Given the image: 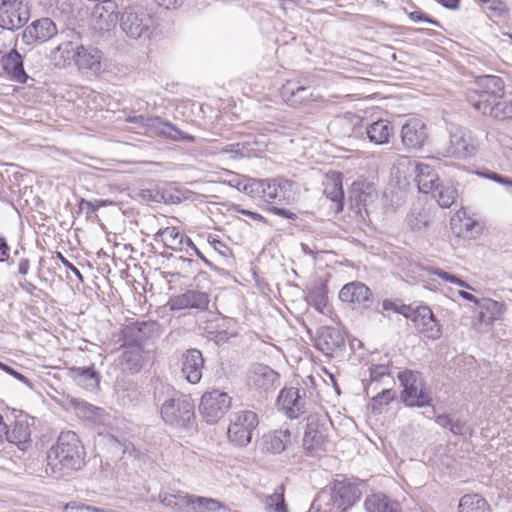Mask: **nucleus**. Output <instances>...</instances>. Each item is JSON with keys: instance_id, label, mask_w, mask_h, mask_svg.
I'll return each mask as SVG.
<instances>
[{"instance_id": "f257e3e1", "label": "nucleus", "mask_w": 512, "mask_h": 512, "mask_svg": "<svg viewBox=\"0 0 512 512\" xmlns=\"http://www.w3.org/2000/svg\"><path fill=\"white\" fill-rule=\"evenodd\" d=\"M85 447L73 431L61 432L47 454V466L54 477H62L64 471H77L84 465Z\"/></svg>"}, {"instance_id": "f03ea898", "label": "nucleus", "mask_w": 512, "mask_h": 512, "mask_svg": "<svg viewBox=\"0 0 512 512\" xmlns=\"http://www.w3.org/2000/svg\"><path fill=\"white\" fill-rule=\"evenodd\" d=\"M397 379L403 388L400 398L406 407L422 408L432 405L431 393L419 371L409 369L400 371Z\"/></svg>"}, {"instance_id": "7ed1b4c3", "label": "nucleus", "mask_w": 512, "mask_h": 512, "mask_svg": "<svg viewBox=\"0 0 512 512\" xmlns=\"http://www.w3.org/2000/svg\"><path fill=\"white\" fill-rule=\"evenodd\" d=\"M160 416L166 425L189 428L195 420V405L187 396L172 397L162 403Z\"/></svg>"}, {"instance_id": "20e7f679", "label": "nucleus", "mask_w": 512, "mask_h": 512, "mask_svg": "<svg viewBox=\"0 0 512 512\" xmlns=\"http://www.w3.org/2000/svg\"><path fill=\"white\" fill-rule=\"evenodd\" d=\"M259 424L258 416L250 410L234 412L227 430L229 442L235 447L244 448L252 441L253 432Z\"/></svg>"}, {"instance_id": "39448f33", "label": "nucleus", "mask_w": 512, "mask_h": 512, "mask_svg": "<svg viewBox=\"0 0 512 512\" xmlns=\"http://www.w3.org/2000/svg\"><path fill=\"white\" fill-rule=\"evenodd\" d=\"M125 121L144 128L146 133L167 137L173 141L193 142L195 140L194 136L181 131L173 123L164 121L157 116L128 115Z\"/></svg>"}, {"instance_id": "423d86ee", "label": "nucleus", "mask_w": 512, "mask_h": 512, "mask_svg": "<svg viewBox=\"0 0 512 512\" xmlns=\"http://www.w3.org/2000/svg\"><path fill=\"white\" fill-rule=\"evenodd\" d=\"M328 422V416L324 413H311L307 417L303 437V448L306 455L317 456L324 450Z\"/></svg>"}, {"instance_id": "0eeeda50", "label": "nucleus", "mask_w": 512, "mask_h": 512, "mask_svg": "<svg viewBox=\"0 0 512 512\" xmlns=\"http://www.w3.org/2000/svg\"><path fill=\"white\" fill-rule=\"evenodd\" d=\"M449 146L440 153L444 157L468 158L477 151V143L471 132L462 126L451 124L448 128Z\"/></svg>"}, {"instance_id": "6e6552de", "label": "nucleus", "mask_w": 512, "mask_h": 512, "mask_svg": "<svg viewBox=\"0 0 512 512\" xmlns=\"http://www.w3.org/2000/svg\"><path fill=\"white\" fill-rule=\"evenodd\" d=\"M232 398L223 391L214 389L205 392L199 404V412L209 424L217 423L230 409Z\"/></svg>"}, {"instance_id": "1a4fd4ad", "label": "nucleus", "mask_w": 512, "mask_h": 512, "mask_svg": "<svg viewBox=\"0 0 512 512\" xmlns=\"http://www.w3.org/2000/svg\"><path fill=\"white\" fill-rule=\"evenodd\" d=\"M153 24V19L141 7H129L121 16L120 26L122 31L132 39L148 36Z\"/></svg>"}, {"instance_id": "9d476101", "label": "nucleus", "mask_w": 512, "mask_h": 512, "mask_svg": "<svg viewBox=\"0 0 512 512\" xmlns=\"http://www.w3.org/2000/svg\"><path fill=\"white\" fill-rule=\"evenodd\" d=\"M359 485L347 478L335 479L331 486V501L333 505L345 512L353 507L361 498Z\"/></svg>"}, {"instance_id": "9b49d317", "label": "nucleus", "mask_w": 512, "mask_h": 512, "mask_svg": "<svg viewBox=\"0 0 512 512\" xmlns=\"http://www.w3.org/2000/svg\"><path fill=\"white\" fill-rule=\"evenodd\" d=\"M29 20L28 7L22 0H2L0 5V27L15 30Z\"/></svg>"}, {"instance_id": "f8f14e48", "label": "nucleus", "mask_w": 512, "mask_h": 512, "mask_svg": "<svg viewBox=\"0 0 512 512\" xmlns=\"http://www.w3.org/2000/svg\"><path fill=\"white\" fill-rule=\"evenodd\" d=\"M283 100L291 107L299 108L313 101H318L320 96L315 87L305 85L301 81H287L281 88Z\"/></svg>"}, {"instance_id": "ddd939ff", "label": "nucleus", "mask_w": 512, "mask_h": 512, "mask_svg": "<svg viewBox=\"0 0 512 512\" xmlns=\"http://www.w3.org/2000/svg\"><path fill=\"white\" fill-rule=\"evenodd\" d=\"M305 396V391H303V394L301 395L298 388L285 387L280 391L277 397V408L286 417L290 419H297L307 411Z\"/></svg>"}, {"instance_id": "4468645a", "label": "nucleus", "mask_w": 512, "mask_h": 512, "mask_svg": "<svg viewBox=\"0 0 512 512\" xmlns=\"http://www.w3.org/2000/svg\"><path fill=\"white\" fill-rule=\"evenodd\" d=\"M58 36V29L52 19L43 17L33 21L22 32V41L26 45L43 44Z\"/></svg>"}, {"instance_id": "2eb2a0df", "label": "nucleus", "mask_w": 512, "mask_h": 512, "mask_svg": "<svg viewBox=\"0 0 512 512\" xmlns=\"http://www.w3.org/2000/svg\"><path fill=\"white\" fill-rule=\"evenodd\" d=\"M210 303V295L198 289H187L183 293L171 296L167 302V307L171 311L184 309H195L205 311Z\"/></svg>"}, {"instance_id": "dca6fc26", "label": "nucleus", "mask_w": 512, "mask_h": 512, "mask_svg": "<svg viewBox=\"0 0 512 512\" xmlns=\"http://www.w3.org/2000/svg\"><path fill=\"white\" fill-rule=\"evenodd\" d=\"M180 374L188 383L198 384L203 375L204 357L202 352L196 348H190L184 351L179 360Z\"/></svg>"}, {"instance_id": "f3484780", "label": "nucleus", "mask_w": 512, "mask_h": 512, "mask_svg": "<svg viewBox=\"0 0 512 512\" xmlns=\"http://www.w3.org/2000/svg\"><path fill=\"white\" fill-rule=\"evenodd\" d=\"M339 299L354 309H368L373 304L371 290L359 281L345 284L339 292Z\"/></svg>"}, {"instance_id": "a211bd4d", "label": "nucleus", "mask_w": 512, "mask_h": 512, "mask_svg": "<svg viewBox=\"0 0 512 512\" xmlns=\"http://www.w3.org/2000/svg\"><path fill=\"white\" fill-rule=\"evenodd\" d=\"M470 104L485 116H491L496 120H507L512 118V100L503 96V94L494 99L474 100L470 98Z\"/></svg>"}, {"instance_id": "6ab92c4d", "label": "nucleus", "mask_w": 512, "mask_h": 512, "mask_svg": "<svg viewBox=\"0 0 512 512\" xmlns=\"http://www.w3.org/2000/svg\"><path fill=\"white\" fill-rule=\"evenodd\" d=\"M412 322L417 331L428 339L437 340L442 336L441 325L428 306L416 307L412 314Z\"/></svg>"}, {"instance_id": "aec40b11", "label": "nucleus", "mask_w": 512, "mask_h": 512, "mask_svg": "<svg viewBox=\"0 0 512 512\" xmlns=\"http://www.w3.org/2000/svg\"><path fill=\"white\" fill-rule=\"evenodd\" d=\"M401 139L407 149H421L428 140L426 125L418 118L408 119L402 126Z\"/></svg>"}, {"instance_id": "412c9836", "label": "nucleus", "mask_w": 512, "mask_h": 512, "mask_svg": "<svg viewBox=\"0 0 512 512\" xmlns=\"http://www.w3.org/2000/svg\"><path fill=\"white\" fill-rule=\"evenodd\" d=\"M323 194L332 202L331 210L340 213L344 208L343 174L332 171L326 174Z\"/></svg>"}, {"instance_id": "4be33fe9", "label": "nucleus", "mask_w": 512, "mask_h": 512, "mask_svg": "<svg viewBox=\"0 0 512 512\" xmlns=\"http://www.w3.org/2000/svg\"><path fill=\"white\" fill-rule=\"evenodd\" d=\"M115 4L111 0H103L97 4L92 14V28L97 32H108L115 27L118 16L114 12Z\"/></svg>"}, {"instance_id": "5701e85b", "label": "nucleus", "mask_w": 512, "mask_h": 512, "mask_svg": "<svg viewBox=\"0 0 512 512\" xmlns=\"http://www.w3.org/2000/svg\"><path fill=\"white\" fill-rule=\"evenodd\" d=\"M345 345L341 331L335 327L324 326L318 329L315 347L326 355H331Z\"/></svg>"}, {"instance_id": "b1692460", "label": "nucleus", "mask_w": 512, "mask_h": 512, "mask_svg": "<svg viewBox=\"0 0 512 512\" xmlns=\"http://www.w3.org/2000/svg\"><path fill=\"white\" fill-rule=\"evenodd\" d=\"M0 65L10 80L14 82L25 84L29 79L24 69L23 57L16 49L4 54L0 59Z\"/></svg>"}, {"instance_id": "393cba45", "label": "nucleus", "mask_w": 512, "mask_h": 512, "mask_svg": "<svg viewBox=\"0 0 512 512\" xmlns=\"http://www.w3.org/2000/svg\"><path fill=\"white\" fill-rule=\"evenodd\" d=\"M477 85L479 90L469 94V102L472 97H474V100H487L497 98L504 93V82L500 77L495 75H484L478 77Z\"/></svg>"}, {"instance_id": "a878e982", "label": "nucleus", "mask_w": 512, "mask_h": 512, "mask_svg": "<svg viewBox=\"0 0 512 512\" xmlns=\"http://www.w3.org/2000/svg\"><path fill=\"white\" fill-rule=\"evenodd\" d=\"M194 498H196V495L181 491H161L159 493L160 502L175 512H194Z\"/></svg>"}, {"instance_id": "bb28decb", "label": "nucleus", "mask_w": 512, "mask_h": 512, "mask_svg": "<svg viewBox=\"0 0 512 512\" xmlns=\"http://www.w3.org/2000/svg\"><path fill=\"white\" fill-rule=\"evenodd\" d=\"M413 172L415 175L414 180L421 193H431L440 184L438 174L428 164L416 163Z\"/></svg>"}, {"instance_id": "cd10ccee", "label": "nucleus", "mask_w": 512, "mask_h": 512, "mask_svg": "<svg viewBox=\"0 0 512 512\" xmlns=\"http://www.w3.org/2000/svg\"><path fill=\"white\" fill-rule=\"evenodd\" d=\"M434 218L433 210L425 205H414L406 216V223L414 232L426 231Z\"/></svg>"}, {"instance_id": "c85d7f7f", "label": "nucleus", "mask_w": 512, "mask_h": 512, "mask_svg": "<svg viewBox=\"0 0 512 512\" xmlns=\"http://www.w3.org/2000/svg\"><path fill=\"white\" fill-rule=\"evenodd\" d=\"M294 185L292 180L284 177H277L269 180L267 201L277 200L278 202L289 203L294 199Z\"/></svg>"}, {"instance_id": "c756f323", "label": "nucleus", "mask_w": 512, "mask_h": 512, "mask_svg": "<svg viewBox=\"0 0 512 512\" xmlns=\"http://www.w3.org/2000/svg\"><path fill=\"white\" fill-rule=\"evenodd\" d=\"M251 379L258 388L264 391L274 389L280 384L279 374L270 367L262 364H257L252 367Z\"/></svg>"}, {"instance_id": "7c9ffc66", "label": "nucleus", "mask_w": 512, "mask_h": 512, "mask_svg": "<svg viewBox=\"0 0 512 512\" xmlns=\"http://www.w3.org/2000/svg\"><path fill=\"white\" fill-rule=\"evenodd\" d=\"M73 60L80 69L98 70L101 63V51L92 46L78 45Z\"/></svg>"}, {"instance_id": "2f4dec72", "label": "nucleus", "mask_w": 512, "mask_h": 512, "mask_svg": "<svg viewBox=\"0 0 512 512\" xmlns=\"http://www.w3.org/2000/svg\"><path fill=\"white\" fill-rule=\"evenodd\" d=\"M68 375L77 385L91 391L96 389L100 382L99 372L94 365L88 367L73 366L69 368Z\"/></svg>"}, {"instance_id": "473e14b6", "label": "nucleus", "mask_w": 512, "mask_h": 512, "mask_svg": "<svg viewBox=\"0 0 512 512\" xmlns=\"http://www.w3.org/2000/svg\"><path fill=\"white\" fill-rule=\"evenodd\" d=\"M364 506L367 512H402L399 501L380 492L367 496Z\"/></svg>"}, {"instance_id": "72a5a7b5", "label": "nucleus", "mask_w": 512, "mask_h": 512, "mask_svg": "<svg viewBox=\"0 0 512 512\" xmlns=\"http://www.w3.org/2000/svg\"><path fill=\"white\" fill-rule=\"evenodd\" d=\"M477 307L479 308L478 320L487 326L500 319L506 309L504 303L489 298H482Z\"/></svg>"}, {"instance_id": "f704fd0d", "label": "nucleus", "mask_w": 512, "mask_h": 512, "mask_svg": "<svg viewBox=\"0 0 512 512\" xmlns=\"http://www.w3.org/2000/svg\"><path fill=\"white\" fill-rule=\"evenodd\" d=\"M265 449L272 454H280L286 450L291 443V432L289 429H279L263 435Z\"/></svg>"}, {"instance_id": "c9c22d12", "label": "nucleus", "mask_w": 512, "mask_h": 512, "mask_svg": "<svg viewBox=\"0 0 512 512\" xmlns=\"http://www.w3.org/2000/svg\"><path fill=\"white\" fill-rule=\"evenodd\" d=\"M10 443L18 446L19 449L25 451L31 442V430L24 420L15 421L11 430L7 429V433L4 436Z\"/></svg>"}, {"instance_id": "e433bc0d", "label": "nucleus", "mask_w": 512, "mask_h": 512, "mask_svg": "<svg viewBox=\"0 0 512 512\" xmlns=\"http://www.w3.org/2000/svg\"><path fill=\"white\" fill-rule=\"evenodd\" d=\"M366 134L370 142L377 145L386 144L393 135V126L388 120L379 119L367 125Z\"/></svg>"}, {"instance_id": "4c0bfd02", "label": "nucleus", "mask_w": 512, "mask_h": 512, "mask_svg": "<svg viewBox=\"0 0 512 512\" xmlns=\"http://www.w3.org/2000/svg\"><path fill=\"white\" fill-rule=\"evenodd\" d=\"M374 197L375 195L373 194L369 184H365L363 182L353 183L349 198L351 203L353 205L355 204L359 211L361 210V207H366L371 203Z\"/></svg>"}, {"instance_id": "58836bf2", "label": "nucleus", "mask_w": 512, "mask_h": 512, "mask_svg": "<svg viewBox=\"0 0 512 512\" xmlns=\"http://www.w3.org/2000/svg\"><path fill=\"white\" fill-rule=\"evenodd\" d=\"M160 239L164 246L171 250H181L184 242V236L176 227H166L160 229L155 234V240Z\"/></svg>"}, {"instance_id": "ea45409f", "label": "nucleus", "mask_w": 512, "mask_h": 512, "mask_svg": "<svg viewBox=\"0 0 512 512\" xmlns=\"http://www.w3.org/2000/svg\"><path fill=\"white\" fill-rule=\"evenodd\" d=\"M459 512H491L487 501L478 494L464 495L459 502Z\"/></svg>"}, {"instance_id": "a19ab883", "label": "nucleus", "mask_w": 512, "mask_h": 512, "mask_svg": "<svg viewBox=\"0 0 512 512\" xmlns=\"http://www.w3.org/2000/svg\"><path fill=\"white\" fill-rule=\"evenodd\" d=\"M75 50L71 41H62L50 50L48 57L55 66H63L67 60L73 59Z\"/></svg>"}, {"instance_id": "79ce46f5", "label": "nucleus", "mask_w": 512, "mask_h": 512, "mask_svg": "<svg viewBox=\"0 0 512 512\" xmlns=\"http://www.w3.org/2000/svg\"><path fill=\"white\" fill-rule=\"evenodd\" d=\"M131 333L138 342H144L159 333V324L155 321L138 322L134 327L129 328Z\"/></svg>"}, {"instance_id": "37998d69", "label": "nucleus", "mask_w": 512, "mask_h": 512, "mask_svg": "<svg viewBox=\"0 0 512 512\" xmlns=\"http://www.w3.org/2000/svg\"><path fill=\"white\" fill-rule=\"evenodd\" d=\"M270 179L246 178L242 191L253 198H264L267 200Z\"/></svg>"}, {"instance_id": "c03bdc74", "label": "nucleus", "mask_w": 512, "mask_h": 512, "mask_svg": "<svg viewBox=\"0 0 512 512\" xmlns=\"http://www.w3.org/2000/svg\"><path fill=\"white\" fill-rule=\"evenodd\" d=\"M432 197L437 201L440 207H450L457 196V190L452 185L440 183L432 192Z\"/></svg>"}, {"instance_id": "a18cd8bd", "label": "nucleus", "mask_w": 512, "mask_h": 512, "mask_svg": "<svg viewBox=\"0 0 512 512\" xmlns=\"http://www.w3.org/2000/svg\"><path fill=\"white\" fill-rule=\"evenodd\" d=\"M194 512H229V508L217 499L196 496Z\"/></svg>"}, {"instance_id": "49530a36", "label": "nucleus", "mask_w": 512, "mask_h": 512, "mask_svg": "<svg viewBox=\"0 0 512 512\" xmlns=\"http://www.w3.org/2000/svg\"><path fill=\"white\" fill-rule=\"evenodd\" d=\"M284 494V485L282 484L277 486L273 494L266 497L265 508L273 512H288Z\"/></svg>"}, {"instance_id": "de8ad7c7", "label": "nucleus", "mask_w": 512, "mask_h": 512, "mask_svg": "<svg viewBox=\"0 0 512 512\" xmlns=\"http://www.w3.org/2000/svg\"><path fill=\"white\" fill-rule=\"evenodd\" d=\"M139 197L146 203H169L173 198L170 193L160 190L158 187L140 190Z\"/></svg>"}, {"instance_id": "09e8293b", "label": "nucleus", "mask_w": 512, "mask_h": 512, "mask_svg": "<svg viewBox=\"0 0 512 512\" xmlns=\"http://www.w3.org/2000/svg\"><path fill=\"white\" fill-rule=\"evenodd\" d=\"M307 301L309 304L314 306L317 311L323 312L328 302L326 287L324 285H319L310 289Z\"/></svg>"}, {"instance_id": "8fccbe9b", "label": "nucleus", "mask_w": 512, "mask_h": 512, "mask_svg": "<svg viewBox=\"0 0 512 512\" xmlns=\"http://www.w3.org/2000/svg\"><path fill=\"white\" fill-rule=\"evenodd\" d=\"M172 266L177 270L175 273H172V275L178 278L191 275L197 271V263L183 256L175 257Z\"/></svg>"}, {"instance_id": "3c124183", "label": "nucleus", "mask_w": 512, "mask_h": 512, "mask_svg": "<svg viewBox=\"0 0 512 512\" xmlns=\"http://www.w3.org/2000/svg\"><path fill=\"white\" fill-rule=\"evenodd\" d=\"M396 399V391L393 389H383L371 399L372 410L376 413H382L383 409Z\"/></svg>"}, {"instance_id": "603ef678", "label": "nucleus", "mask_w": 512, "mask_h": 512, "mask_svg": "<svg viewBox=\"0 0 512 512\" xmlns=\"http://www.w3.org/2000/svg\"><path fill=\"white\" fill-rule=\"evenodd\" d=\"M252 149L249 142H238L229 144L223 148V153L231 154L232 158L249 157Z\"/></svg>"}, {"instance_id": "864d4df0", "label": "nucleus", "mask_w": 512, "mask_h": 512, "mask_svg": "<svg viewBox=\"0 0 512 512\" xmlns=\"http://www.w3.org/2000/svg\"><path fill=\"white\" fill-rule=\"evenodd\" d=\"M106 509L71 501L63 506V512H105Z\"/></svg>"}, {"instance_id": "5fc2aeb1", "label": "nucleus", "mask_w": 512, "mask_h": 512, "mask_svg": "<svg viewBox=\"0 0 512 512\" xmlns=\"http://www.w3.org/2000/svg\"><path fill=\"white\" fill-rule=\"evenodd\" d=\"M498 142L500 143L503 149L504 157L512 166V137L506 134H501L498 138Z\"/></svg>"}, {"instance_id": "6e6d98bb", "label": "nucleus", "mask_w": 512, "mask_h": 512, "mask_svg": "<svg viewBox=\"0 0 512 512\" xmlns=\"http://www.w3.org/2000/svg\"><path fill=\"white\" fill-rule=\"evenodd\" d=\"M123 362H126L127 364H130V369L137 370L141 365V355L140 352L137 351H125L122 355Z\"/></svg>"}, {"instance_id": "4d7b16f0", "label": "nucleus", "mask_w": 512, "mask_h": 512, "mask_svg": "<svg viewBox=\"0 0 512 512\" xmlns=\"http://www.w3.org/2000/svg\"><path fill=\"white\" fill-rule=\"evenodd\" d=\"M268 211L272 212L275 215H278L280 217L289 219V220H296L298 218L297 214L290 211L289 209H286L284 207H278L276 205L271 204L268 207Z\"/></svg>"}, {"instance_id": "13d9d810", "label": "nucleus", "mask_w": 512, "mask_h": 512, "mask_svg": "<svg viewBox=\"0 0 512 512\" xmlns=\"http://www.w3.org/2000/svg\"><path fill=\"white\" fill-rule=\"evenodd\" d=\"M389 375L388 367L385 365H373L370 368L371 382L379 381L382 377Z\"/></svg>"}, {"instance_id": "bf43d9fd", "label": "nucleus", "mask_w": 512, "mask_h": 512, "mask_svg": "<svg viewBox=\"0 0 512 512\" xmlns=\"http://www.w3.org/2000/svg\"><path fill=\"white\" fill-rule=\"evenodd\" d=\"M409 18L413 21V22H421V21H424V22H427L431 25H434V26H439V22L435 19H432L430 18L427 14L421 12V11H413L409 14Z\"/></svg>"}, {"instance_id": "052dcab7", "label": "nucleus", "mask_w": 512, "mask_h": 512, "mask_svg": "<svg viewBox=\"0 0 512 512\" xmlns=\"http://www.w3.org/2000/svg\"><path fill=\"white\" fill-rule=\"evenodd\" d=\"M424 270H426L428 272V274L437 275L441 279H443L447 282H450V283H452V281L455 280L454 279L455 275L450 274V273H448L440 268H437V267L428 266V267H425Z\"/></svg>"}, {"instance_id": "680f3d73", "label": "nucleus", "mask_w": 512, "mask_h": 512, "mask_svg": "<svg viewBox=\"0 0 512 512\" xmlns=\"http://www.w3.org/2000/svg\"><path fill=\"white\" fill-rule=\"evenodd\" d=\"M57 257L67 269H69L81 282H83V275L74 264L66 259L61 253H57Z\"/></svg>"}, {"instance_id": "e2e57ef3", "label": "nucleus", "mask_w": 512, "mask_h": 512, "mask_svg": "<svg viewBox=\"0 0 512 512\" xmlns=\"http://www.w3.org/2000/svg\"><path fill=\"white\" fill-rule=\"evenodd\" d=\"M487 5V8L497 16H501L506 11V5L501 0H490Z\"/></svg>"}, {"instance_id": "0e129e2a", "label": "nucleus", "mask_w": 512, "mask_h": 512, "mask_svg": "<svg viewBox=\"0 0 512 512\" xmlns=\"http://www.w3.org/2000/svg\"><path fill=\"white\" fill-rule=\"evenodd\" d=\"M208 242L215 251L223 256H227V253L230 252L229 248L221 240L209 237Z\"/></svg>"}, {"instance_id": "69168bd1", "label": "nucleus", "mask_w": 512, "mask_h": 512, "mask_svg": "<svg viewBox=\"0 0 512 512\" xmlns=\"http://www.w3.org/2000/svg\"><path fill=\"white\" fill-rule=\"evenodd\" d=\"M232 209L234 211H237V212H239V213H241L243 215H246V216L252 218L253 220L261 221V222H266L265 218L262 215H260V214H258L256 212L250 211V210L243 209V208H241L240 205H236L235 204V205L232 206Z\"/></svg>"}, {"instance_id": "338daca9", "label": "nucleus", "mask_w": 512, "mask_h": 512, "mask_svg": "<svg viewBox=\"0 0 512 512\" xmlns=\"http://www.w3.org/2000/svg\"><path fill=\"white\" fill-rule=\"evenodd\" d=\"M155 2L166 9H179L184 4L185 0H155Z\"/></svg>"}, {"instance_id": "774afa93", "label": "nucleus", "mask_w": 512, "mask_h": 512, "mask_svg": "<svg viewBox=\"0 0 512 512\" xmlns=\"http://www.w3.org/2000/svg\"><path fill=\"white\" fill-rule=\"evenodd\" d=\"M466 430V425L462 421H453L450 431L455 435H464Z\"/></svg>"}]
</instances>
